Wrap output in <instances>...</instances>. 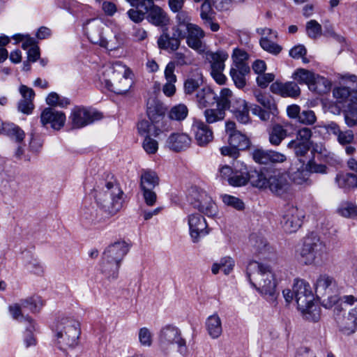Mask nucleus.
<instances>
[{"mask_svg": "<svg viewBox=\"0 0 357 357\" xmlns=\"http://www.w3.org/2000/svg\"><path fill=\"white\" fill-rule=\"evenodd\" d=\"M175 64L173 62H169L165 70V78L166 83L162 87L164 94L168 97H172L176 93L175 83L176 82V75L174 74Z\"/></svg>", "mask_w": 357, "mask_h": 357, "instance_id": "nucleus-25", "label": "nucleus"}, {"mask_svg": "<svg viewBox=\"0 0 357 357\" xmlns=\"http://www.w3.org/2000/svg\"><path fill=\"white\" fill-rule=\"evenodd\" d=\"M343 313H337L335 317L340 329L349 335L357 329V297L345 295L341 299Z\"/></svg>", "mask_w": 357, "mask_h": 357, "instance_id": "nucleus-6", "label": "nucleus"}, {"mask_svg": "<svg viewBox=\"0 0 357 357\" xmlns=\"http://www.w3.org/2000/svg\"><path fill=\"white\" fill-rule=\"evenodd\" d=\"M173 31L172 35L170 36L167 32V28L162 29V33L157 41L159 49L171 52H175L178 49L181 45V40L185 36L178 26L173 27Z\"/></svg>", "mask_w": 357, "mask_h": 357, "instance_id": "nucleus-14", "label": "nucleus"}, {"mask_svg": "<svg viewBox=\"0 0 357 357\" xmlns=\"http://www.w3.org/2000/svg\"><path fill=\"white\" fill-rule=\"evenodd\" d=\"M287 137V130L280 124H275L269 132V142L272 145L278 146Z\"/></svg>", "mask_w": 357, "mask_h": 357, "instance_id": "nucleus-33", "label": "nucleus"}, {"mask_svg": "<svg viewBox=\"0 0 357 357\" xmlns=\"http://www.w3.org/2000/svg\"><path fill=\"white\" fill-rule=\"evenodd\" d=\"M142 147L146 153L155 154L158 149V143L155 139L151 138V135H146L142 142Z\"/></svg>", "mask_w": 357, "mask_h": 357, "instance_id": "nucleus-55", "label": "nucleus"}, {"mask_svg": "<svg viewBox=\"0 0 357 357\" xmlns=\"http://www.w3.org/2000/svg\"><path fill=\"white\" fill-rule=\"evenodd\" d=\"M255 97L257 101L261 104L264 108L271 109L274 114H278L277 106L269 96L262 93L259 91H257L255 92Z\"/></svg>", "mask_w": 357, "mask_h": 357, "instance_id": "nucleus-41", "label": "nucleus"}, {"mask_svg": "<svg viewBox=\"0 0 357 357\" xmlns=\"http://www.w3.org/2000/svg\"><path fill=\"white\" fill-rule=\"evenodd\" d=\"M311 145V142L291 140L288 143L287 147L294 149L295 155L298 158H301L308 153Z\"/></svg>", "mask_w": 357, "mask_h": 357, "instance_id": "nucleus-38", "label": "nucleus"}, {"mask_svg": "<svg viewBox=\"0 0 357 357\" xmlns=\"http://www.w3.org/2000/svg\"><path fill=\"white\" fill-rule=\"evenodd\" d=\"M303 212L296 206H288L283 212L281 225L287 233L296 231L301 226L303 218Z\"/></svg>", "mask_w": 357, "mask_h": 357, "instance_id": "nucleus-12", "label": "nucleus"}, {"mask_svg": "<svg viewBox=\"0 0 357 357\" xmlns=\"http://www.w3.org/2000/svg\"><path fill=\"white\" fill-rule=\"evenodd\" d=\"M204 114L208 123H213L222 121L225 117V112L218 107L216 109H206Z\"/></svg>", "mask_w": 357, "mask_h": 357, "instance_id": "nucleus-42", "label": "nucleus"}, {"mask_svg": "<svg viewBox=\"0 0 357 357\" xmlns=\"http://www.w3.org/2000/svg\"><path fill=\"white\" fill-rule=\"evenodd\" d=\"M216 100L217 95L209 87H204L196 93V100L200 107L213 105Z\"/></svg>", "mask_w": 357, "mask_h": 357, "instance_id": "nucleus-29", "label": "nucleus"}, {"mask_svg": "<svg viewBox=\"0 0 357 357\" xmlns=\"http://www.w3.org/2000/svg\"><path fill=\"white\" fill-rule=\"evenodd\" d=\"M102 115L96 112L89 111L84 107H76L72 110L69 117L73 128L84 127L94 121L100 119Z\"/></svg>", "mask_w": 357, "mask_h": 357, "instance_id": "nucleus-13", "label": "nucleus"}, {"mask_svg": "<svg viewBox=\"0 0 357 357\" xmlns=\"http://www.w3.org/2000/svg\"><path fill=\"white\" fill-rule=\"evenodd\" d=\"M305 168L309 172V174H326L328 167L323 164H318L315 162L314 158L310 159L305 165Z\"/></svg>", "mask_w": 357, "mask_h": 357, "instance_id": "nucleus-52", "label": "nucleus"}, {"mask_svg": "<svg viewBox=\"0 0 357 357\" xmlns=\"http://www.w3.org/2000/svg\"><path fill=\"white\" fill-rule=\"evenodd\" d=\"M129 250V246L124 241H116L109 245L104 251L101 271L107 278H116L121 263Z\"/></svg>", "mask_w": 357, "mask_h": 357, "instance_id": "nucleus-5", "label": "nucleus"}, {"mask_svg": "<svg viewBox=\"0 0 357 357\" xmlns=\"http://www.w3.org/2000/svg\"><path fill=\"white\" fill-rule=\"evenodd\" d=\"M94 199L98 207L107 215H114L123 207V192L115 181H105L95 190Z\"/></svg>", "mask_w": 357, "mask_h": 357, "instance_id": "nucleus-2", "label": "nucleus"}, {"mask_svg": "<svg viewBox=\"0 0 357 357\" xmlns=\"http://www.w3.org/2000/svg\"><path fill=\"white\" fill-rule=\"evenodd\" d=\"M23 307L28 308L32 312H38L43 305V302L39 296H32L21 301Z\"/></svg>", "mask_w": 357, "mask_h": 357, "instance_id": "nucleus-44", "label": "nucleus"}, {"mask_svg": "<svg viewBox=\"0 0 357 357\" xmlns=\"http://www.w3.org/2000/svg\"><path fill=\"white\" fill-rule=\"evenodd\" d=\"M159 345L161 349L168 351L174 345L178 351L184 354L186 351L185 340L181 337L179 329L168 325L162 328L159 334Z\"/></svg>", "mask_w": 357, "mask_h": 357, "instance_id": "nucleus-11", "label": "nucleus"}, {"mask_svg": "<svg viewBox=\"0 0 357 357\" xmlns=\"http://www.w3.org/2000/svg\"><path fill=\"white\" fill-rule=\"evenodd\" d=\"M26 331L24 333V342L26 348L35 346L36 344V340L33 335V331H35V326L33 321L31 324H26Z\"/></svg>", "mask_w": 357, "mask_h": 357, "instance_id": "nucleus-53", "label": "nucleus"}, {"mask_svg": "<svg viewBox=\"0 0 357 357\" xmlns=\"http://www.w3.org/2000/svg\"><path fill=\"white\" fill-rule=\"evenodd\" d=\"M138 131L142 135H153L158 136L160 130L157 128L153 124H150L147 121H142L138 123L137 126Z\"/></svg>", "mask_w": 357, "mask_h": 357, "instance_id": "nucleus-45", "label": "nucleus"}, {"mask_svg": "<svg viewBox=\"0 0 357 357\" xmlns=\"http://www.w3.org/2000/svg\"><path fill=\"white\" fill-rule=\"evenodd\" d=\"M188 109L183 104H179L173 107L169 113V117L176 121H182L185 119L188 115Z\"/></svg>", "mask_w": 357, "mask_h": 357, "instance_id": "nucleus-47", "label": "nucleus"}, {"mask_svg": "<svg viewBox=\"0 0 357 357\" xmlns=\"http://www.w3.org/2000/svg\"><path fill=\"white\" fill-rule=\"evenodd\" d=\"M326 252L325 244L316 234H311L303 239L300 255L305 264L319 263Z\"/></svg>", "mask_w": 357, "mask_h": 357, "instance_id": "nucleus-8", "label": "nucleus"}, {"mask_svg": "<svg viewBox=\"0 0 357 357\" xmlns=\"http://www.w3.org/2000/svg\"><path fill=\"white\" fill-rule=\"evenodd\" d=\"M211 70H223L225 61L228 59V54L222 50L209 54Z\"/></svg>", "mask_w": 357, "mask_h": 357, "instance_id": "nucleus-32", "label": "nucleus"}, {"mask_svg": "<svg viewBox=\"0 0 357 357\" xmlns=\"http://www.w3.org/2000/svg\"><path fill=\"white\" fill-rule=\"evenodd\" d=\"M246 274L250 282L260 293L275 295L276 282L270 264L252 261L248 264Z\"/></svg>", "mask_w": 357, "mask_h": 357, "instance_id": "nucleus-3", "label": "nucleus"}, {"mask_svg": "<svg viewBox=\"0 0 357 357\" xmlns=\"http://www.w3.org/2000/svg\"><path fill=\"white\" fill-rule=\"evenodd\" d=\"M22 305L20 304H13L8 307V310L10 313L11 314L12 317L15 319H19L20 317V321L24 322L25 324H31L33 319L29 317H24L22 314Z\"/></svg>", "mask_w": 357, "mask_h": 357, "instance_id": "nucleus-49", "label": "nucleus"}, {"mask_svg": "<svg viewBox=\"0 0 357 357\" xmlns=\"http://www.w3.org/2000/svg\"><path fill=\"white\" fill-rule=\"evenodd\" d=\"M202 84V77L201 74H197L193 77L187 78L183 84L185 94L192 96L195 92L197 93Z\"/></svg>", "mask_w": 357, "mask_h": 357, "instance_id": "nucleus-35", "label": "nucleus"}, {"mask_svg": "<svg viewBox=\"0 0 357 357\" xmlns=\"http://www.w3.org/2000/svg\"><path fill=\"white\" fill-rule=\"evenodd\" d=\"M250 71V69L248 65L238 64L236 66H231L229 74L237 88L243 89L246 85L245 75Z\"/></svg>", "mask_w": 357, "mask_h": 357, "instance_id": "nucleus-26", "label": "nucleus"}, {"mask_svg": "<svg viewBox=\"0 0 357 357\" xmlns=\"http://www.w3.org/2000/svg\"><path fill=\"white\" fill-rule=\"evenodd\" d=\"M315 74L310 70L300 68L294 73V78L299 84H305L310 89V84L314 80Z\"/></svg>", "mask_w": 357, "mask_h": 357, "instance_id": "nucleus-40", "label": "nucleus"}, {"mask_svg": "<svg viewBox=\"0 0 357 357\" xmlns=\"http://www.w3.org/2000/svg\"><path fill=\"white\" fill-rule=\"evenodd\" d=\"M192 130L194 132L195 139L199 146H206L213 139L212 130L201 120H194Z\"/></svg>", "mask_w": 357, "mask_h": 357, "instance_id": "nucleus-19", "label": "nucleus"}, {"mask_svg": "<svg viewBox=\"0 0 357 357\" xmlns=\"http://www.w3.org/2000/svg\"><path fill=\"white\" fill-rule=\"evenodd\" d=\"M339 213L346 218H351L357 215V206L353 203L346 202L338 208Z\"/></svg>", "mask_w": 357, "mask_h": 357, "instance_id": "nucleus-54", "label": "nucleus"}, {"mask_svg": "<svg viewBox=\"0 0 357 357\" xmlns=\"http://www.w3.org/2000/svg\"><path fill=\"white\" fill-rule=\"evenodd\" d=\"M190 234L194 243L208 234L209 231L205 218L199 213L192 214L188 218Z\"/></svg>", "mask_w": 357, "mask_h": 357, "instance_id": "nucleus-15", "label": "nucleus"}, {"mask_svg": "<svg viewBox=\"0 0 357 357\" xmlns=\"http://www.w3.org/2000/svg\"><path fill=\"white\" fill-rule=\"evenodd\" d=\"M194 207L208 216H214L217 212L216 204L206 192L199 194V197L194 202Z\"/></svg>", "mask_w": 357, "mask_h": 357, "instance_id": "nucleus-24", "label": "nucleus"}, {"mask_svg": "<svg viewBox=\"0 0 357 357\" xmlns=\"http://www.w3.org/2000/svg\"><path fill=\"white\" fill-rule=\"evenodd\" d=\"M344 119L349 127L357 125V107H351L344 112Z\"/></svg>", "mask_w": 357, "mask_h": 357, "instance_id": "nucleus-63", "label": "nucleus"}, {"mask_svg": "<svg viewBox=\"0 0 357 357\" xmlns=\"http://www.w3.org/2000/svg\"><path fill=\"white\" fill-rule=\"evenodd\" d=\"M206 327L212 338H218L222 332L221 319L217 314H214L207 319Z\"/></svg>", "mask_w": 357, "mask_h": 357, "instance_id": "nucleus-30", "label": "nucleus"}, {"mask_svg": "<svg viewBox=\"0 0 357 357\" xmlns=\"http://www.w3.org/2000/svg\"><path fill=\"white\" fill-rule=\"evenodd\" d=\"M188 36L186 43L192 49L199 50L203 47L202 38L204 37V31L196 24H188L186 29Z\"/></svg>", "mask_w": 357, "mask_h": 357, "instance_id": "nucleus-23", "label": "nucleus"}, {"mask_svg": "<svg viewBox=\"0 0 357 357\" xmlns=\"http://www.w3.org/2000/svg\"><path fill=\"white\" fill-rule=\"evenodd\" d=\"M290 178L297 185H310V174L307 169L303 167L297 169L291 173Z\"/></svg>", "mask_w": 357, "mask_h": 357, "instance_id": "nucleus-37", "label": "nucleus"}, {"mask_svg": "<svg viewBox=\"0 0 357 357\" xmlns=\"http://www.w3.org/2000/svg\"><path fill=\"white\" fill-rule=\"evenodd\" d=\"M259 44L264 50L274 55H278L282 50L280 45L270 40L266 37H261Z\"/></svg>", "mask_w": 357, "mask_h": 357, "instance_id": "nucleus-46", "label": "nucleus"}, {"mask_svg": "<svg viewBox=\"0 0 357 357\" xmlns=\"http://www.w3.org/2000/svg\"><path fill=\"white\" fill-rule=\"evenodd\" d=\"M336 287V282L333 278L324 274L319 276L315 284V292L321 299L323 305L326 308L335 306V310L341 312L343 306L341 299L337 295L333 294V290Z\"/></svg>", "mask_w": 357, "mask_h": 357, "instance_id": "nucleus-7", "label": "nucleus"}, {"mask_svg": "<svg viewBox=\"0 0 357 357\" xmlns=\"http://www.w3.org/2000/svg\"><path fill=\"white\" fill-rule=\"evenodd\" d=\"M298 120L301 123L310 126L316 122L317 117L313 111L303 110L301 112Z\"/></svg>", "mask_w": 357, "mask_h": 357, "instance_id": "nucleus-60", "label": "nucleus"}, {"mask_svg": "<svg viewBox=\"0 0 357 357\" xmlns=\"http://www.w3.org/2000/svg\"><path fill=\"white\" fill-rule=\"evenodd\" d=\"M249 182V172L248 167L241 164L240 167H235L234 173L229 180V185L234 187L245 185Z\"/></svg>", "mask_w": 357, "mask_h": 357, "instance_id": "nucleus-27", "label": "nucleus"}, {"mask_svg": "<svg viewBox=\"0 0 357 357\" xmlns=\"http://www.w3.org/2000/svg\"><path fill=\"white\" fill-rule=\"evenodd\" d=\"M234 169H232L227 165H220L218 169L217 176L223 181H227L229 183V178L234 173Z\"/></svg>", "mask_w": 357, "mask_h": 357, "instance_id": "nucleus-62", "label": "nucleus"}, {"mask_svg": "<svg viewBox=\"0 0 357 357\" xmlns=\"http://www.w3.org/2000/svg\"><path fill=\"white\" fill-rule=\"evenodd\" d=\"M293 293L298 310L303 314L311 313L314 304L309 283L303 280H296L293 285Z\"/></svg>", "mask_w": 357, "mask_h": 357, "instance_id": "nucleus-9", "label": "nucleus"}, {"mask_svg": "<svg viewBox=\"0 0 357 357\" xmlns=\"http://www.w3.org/2000/svg\"><path fill=\"white\" fill-rule=\"evenodd\" d=\"M331 89L330 81L319 75H315L314 80L310 84V90L318 94H324Z\"/></svg>", "mask_w": 357, "mask_h": 357, "instance_id": "nucleus-34", "label": "nucleus"}, {"mask_svg": "<svg viewBox=\"0 0 357 357\" xmlns=\"http://www.w3.org/2000/svg\"><path fill=\"white\" fill-rule=\"evenodd\" d=\"M40 122L44 126L50 124L53 129L59 130L65 124L66 115L63 112L47 107L40 114Z\"/></svg>", "mask_w": 357, "mask_h": 357, "instance_id": "nucleus-18", "label": "nucleus"}, {"mask_svg": "<svg viewBox=\"0 0 357 357\" xmlns=\"http://www.w3.org/2000/svg\"><path fill=\"white\" fill-rule=\"evenodd\" d=\"M160 184L158 174L151 169H142L140 176L139 187L145 203L153 206L157 201V195L154 189Z\"/></svg>", "mask_w": 357, "mask_h": 357, "instance_id": "nucleus-10", "label": "nucleus"}, {"mask_svg": "<svg viewBox=\"0 0 357 357\" xmlns=\"http://www.w3.org/2000/svg\"><path fill=\"white\" fill-rule=\"evenodd\" d=\"M267 187L278 196H283L290 190V183L287 176L280 174L268 177Z\"/></svg>", "mask_w": 357, "mask_h": 357, "instance_id": "nucleus-21", "label": "nucleus"}, {"mask_svg": "<svg viewBox=\"0 0 357 357\" xmlns=\"http://www.w3.org/2000/svg\"><path fill=\"white\" fill-rule=\"evenodd\" d=\"M222 200L224 204L227 206L234 208L236 210H243L244 208V203L238 197L229 195H223L221 196Z\"/></svg>", "mask_w": 357, "mask_h": 357, "instance_id": "nucleus-51", "label": "nucleus"}, {"mask_svg": "<svg viewBox=\"0 0 357 357\" xmlns=\"http://www.w3.org/2000/svg\"><path fill=\"white\" fill-rule=\"evenodd\" d=\"M46 102L50 106L66 107L69 104V100L67 98L60 99L56 93L52 92L46 98Z\"/></svg>", "mask_w": 357, "mask_h": 357, "instance_id": "nucleus-56", "label": "nucleus"}, {"mask_svg": "<svg viewBox=\"0 0 357 357\" xmlns=\"http://www.w3.org/2000/svg\"><path fill=\"white\" fill-rule=\"evenodd\" d=\"M191 138L185 133L175 132L169 135L167 139V146L175 152L184 151L190 147Z\"/></svg>", "mask_w": 357, "mask_h": 357, "instance_id": "nucleus-22", "label": "nucleus"}, {"mask_svg": "<svg viewBox=\"0 0 357 357\" xmlns=\"http://www.w3.org/2000/svg\"><path fill=\"white\" fill-rule=\"evenodd\" d=\"M348 167L357 173V161L350 158L347 162ZM335 182L337 185L344 190L357 188V176L351 173H339L336 175Z\"/></svg>", "mask_w": 357, "mask_h": 357, "instance_id": "nucleus-16", "label": "nucleus"}, {"mask_svg": "<svg viewBox=\"0 0 357 357\" xmlns=\"http://www.w3.org/2000/svg\"><path fill=\"white\" fill-rule=\"evenodd\" d=\"M271 91L282 97L297 98L301 94V89L294 82L282 83L275 82L270 86Z\"/></svg>", "mask_w": 357, "mask_h": 357, "instance_id": "nucleus-20", "label": "nucleus"}, {"mask_svg": "<svg viewBox=\"0 0 357 357\" xmlns=\"http://www.w3.org/2000/svg\"><path fill=\"white\" fill-rule=\"evenodd\" d=\"M305 30L307 36L312 39H317L322 35L321 25L314 20L306 23Z\"/></svg>", "mask_w": 357, "mask_h": 357, "instance_id": "nucleus-43", "label": "nucleus"}, {"mask_svg": "<svg viewBox=\"0 0 357 357\" xmlns=\"http://www.w3.org/2000/svg\"><path fill=\"white\" fill-rule=\"evenodd\" d=\"M229 145L234 146L238 150H244L250 146V140L248 137L241 132L235 134H230L228 138Z\"/></svg>", "mask_w": 357, "mask_h": 357, "instance_id": "nucleus-36", "label": "nucleus"}, {"mask_svg": "<svg viewBox=\"0 0 357 357\" xmlns=\"http://www.w3.org/2000/svg\"><path fill=\"white\" fill-rule=\"evenodd\" d=\"M249 182L257 188H266L268 183V178L260 171L249 172Z\"/></svg>", "mask_w": 357, "mask_h": 357, "instance_id": "nucleus-39", "label": "nucleus"}, {"mask_svg": "<svg viewBox=\"0 0 357 357\" xmlns=\"http://www.w3.org/2000/svg\"><path fill=\"white\" fill-rule=\"evenodd\" d=\"M102 74L107 89L116 94L127 93L133 84L130 70L120 61L104 66Z\"/></svg>", "mask_w": 357, "mask_h": 357, "instance_id": "nucleus-1", "label": "nucleus"}, {"mask_svg": "<svg viewBox=\"0 0 357 357\" xmlns=\"http://www.w3.org/2000/svg\"><path fill=\"white\" fill-rule=\"evenodd\" d=\"M249 108L245 100L238 99L233 104L232 112L236 120L241 123L250 121Z\"/></svg>", "mask_w": 357, "mask_h": 357, "instance_id": "nucleus-28", "label": "nucleus"}, {"mask_svg": "<svg viewBox=\"0 0 357 357\" xmlns=\"http://www.w3.org/2000/svg\"><path fill=\"white\" fill-rule=\"evenodd\" d=\"M147 21L155 26L164 28L170 23V17L167 13L158 5H151L145 7Z\"/></svg>", "mask_w": 357, "mask_h": 357, "instance_id": "nucleus-17", "label": "nucleus"}, {"mask_svg": "<svg viewBox=\"0 0 357 357\" xmlns=\"http://www.w3.org/2000/svg\"><path fill=\"white\" fill-rule=\"evenodd\" d=\"M252 112L254 115L257 116L261 121H268L271 115L276 116L277 114H274L271 109H267L265 108H261L258 105H254L252 108Z\"/></svg>", "mask_w": 357, "mask_h": 357, "instance_id": "nucleus-57", "label": "nucleus"}, {"mask_svg": "<svg viewBox=\"0 0 357 357\" xmlns=\"http://www.w3.org/2000/svg\"><path fill=\"white\" fill-rule=\"evenodd\" d=\"M330 127L333 134L337 137V142L342 146L352 144L354 140V135L352 130H347L343 131L340 130V127L335 123L331 124Z\"/></svg>", "mask_w": 357, "mask_h": 357, "instance_id": "nucleus-31", "label": "nucleus"}, {"mask_svg": "<svg viewBox=\"0 0 357 357\" xmlns=\"http://www.w3.org/2000/svg\"><path fill=\"white\" fill-rule=\"evenodd\" d=\"M127 14L129 18L135 23L142 22L146 17V12L139 10L137 7L130 9Z\"/></svg>", "mask_w": 357, "mask_h": 357, "instance_id": "nucleus-64", "label": "nucleus"}, {"mask_svg": "<svg viewBox=\"0 0 357 357\" xmlns=\"http://www.w3.org/2000/svg\"><path fill=\"white\" fill-rule=\"evenodd\" d=\"M254 160L262 165H268L269 150L258 149L252 152Z\"/></svg>", "mask_w": 357, "mask_h": 357, "instance_id": "nucleus-58", "label": "nucleus"}, {"mask_svg": "<svg viewBox=\"0 0 357 357\" xmlns=\"http://www.w3.org/2000/svg\"><path fill=\"white\" fill-rule=\"evenodd\" d=\"M232 96V92L227 88L222 89L220 91V98L216 100L218 107L222 109L225 112L230 107V99Z\"/></svg>", "mask_w": 357, "mask_h": 357, "instance_id": "nucleus-48", "label": "nucleus"}, {"mask_svg": "<svg viewBox=\"0 0 357 357\" xmlns=\"http://www.w3.org/2000/svg\"><path fill=\"white\" fill-rule=\"evenodd\" d=\"M139 340L144 347H150L152 344V333L147 328H142L139 331Z\"/></svg>", "mask_w": 357, "mask_h": 357, "instance_id": "nucleus-61", "label": "nucleus"}, {"mask_svg": "<svg viewBox=\"0 0 357 357\" xmlns=\"http://www.w3.org/2000/svg\"><path fill=\"white\" fill-rule=\"evenodd\" d=\"M53 331L56 344L61 350L73 349L79 344L81 328L77 320L68 317H61L55 324Z\"/></svg>", "mask_w": 357, "mask_h": 357, "instance_id": "nucleus-4", "label": "nucleus"}, {"mask_svg": "<svg viewBox=\"0 0 357 357\" xmlns=\"http://www.w3.org/2000/svg\"><path fill=\"white\" fill-rule=\"evenodd\" d=\"M112 215H107L103 211L98 212L97 210H92L90 213H84V217L89 221L96 224L102 222H105L107 219L109 218Z\"/></svg>", "mask_w": 357, "mask_h": 357, "instance_id": "nucleus-50", "label": "nucleus"}, {"mask_svg": "<svg viewBox=\"0 0 357 357\" xmlns=\"http://www.w3.org/2000/svg\"><path fill=\"white\" fill-rule=\"evenodd\" d=\"M233 66H236L238 64L248 65L245 61L248 59V53L240 49H235L232 54Z\"/></svg>", "mask_w": 357, "mask_h": 357, "instance_id": "nucleus-59", "label": "nucleus"}]
</instances>
